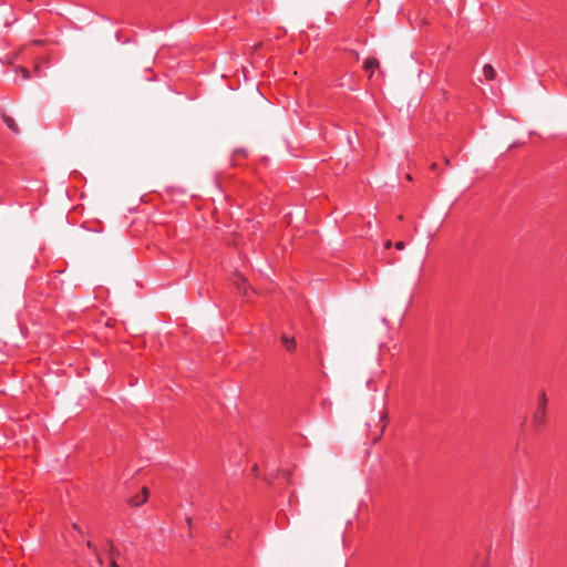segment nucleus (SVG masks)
Wrapping results in <instances>:
<instances>
[{"label":"nucleus","mask_w":567,"mask_h":567,"mask_svg":"<svg viewBox=\"0 0 567 567\" xmlns=\"http://www.w3.org/2000/svg\"><path fill=\"white\" fill-rule=\"evenodd\" d=\"M134 498H135V499H137V501H141L142 495H141V496H140V495H137V496H135Z\"/></svg>","instance_id":"a211bd4d"},{"label":"nucleus","mask_w":567,"mask_h":567,"mask_svg":"<svg viewBox=\"0 0 567 567\" xmlns=\"http://www.w3.org/2000/svg\"><path fill=\"white\" fill-rule=\"evenodd\" d=\"M444 163H445L446 165H450V159H449V157H445V158H444Z\"/></svg>","instance_id":"f3484780"},{"label":"nucleus","mask_w":567,"mask_h":567,"mask_svg":"<svg viewBox=\"0 0 567 567\" xmlns=\"http://www.w3.org/2000/svg\"><path fill=\"white\" fill-rule=\"evenodd\" d=\"M234 285L237 287V289H238L240 292L245 293V289H246V287H245V285H246V279H245L244 277H241V276H239V275H238V276L236 277V279L234 280Z\"/></svg>","instance_id":"423d86ee"},{"label":"nucleus","mask_w":567,"mask_h":567,"mask_svg":"<svg viewBox=\"0 0 567 567\" xmlns=\"http://www.w3.org/2000/svg\"><path fill=\"white\" fill-rule=\"evenodd\" d=\"M406 179L411 181L412 179L411 175H406Z\"/></svg>","instance_id":"412c9836"},{"label":"nucleus","mask_w":567,"mask_h":567,"mask_svg":"<svg viewBox=\"0 0 567 567\" xmlns=\"http://www.w3.org/2000/svg\"><path fill=\"white\" fill-rule=\"evenodd\" d=\"M436 168H437V164H436V163H433V164L431 165V169L435 171Z\"/></svg>","instance_id":"4468645a"},{"label":"nucleus","mask_w":567,"mask_h":567,"mask_svg":"<svg viewBox=\"0 0 567 567\" xmlns=\"http://www.w3.org/2000/svg\"><path fill=\"white\" fill-rule=\"evenodd\" d=\"M97 563L102 564V558L97 555Z\"/></svg>","instance_id":"6ab92c4d"},{"label":"nucleus","mask_w":567,"mask_h":567,"mask_svg":"<svg viewBox=\"0 0 567 567\" xmlns=\"http://www.w3.org/2000/svg\"><path fill=\"white\" fill-rule=\"evenodd\" d=\"M363 68L364 70L367 71H370V72H373L375 69H379L380 68V62L378 59L375 58H368L365 61H364V64H363ZM372 76V73H370V78Z\"/></svg>","instance_id":"f03ea898"},{"label":"nucleus","mask_w":567,"mask_h":567,"mask_svg":"<svg viewBox=\"0 0 567 567\" xmlns=\"http://www.w3.org/2000/svg\"><path fill=\"white\" fill-rule=\"evenodd\" d=\"M39 70H40L39 66L35 65L34 71L39 72Z\"/></svg>","instance_id":"aec40b11"},{"label":"nucleus","mask_w":567,"mask_h":567,"mask_svg":"<svg viewBox=\"0 0 567 567\" xmlns=\"http://www.w3.org/2000/svg\"><path fill=\"white\" fill-rule=\"evenodd\" d=\"M3 121L8 125L9 128L14 131L16 133L20 132L18 125L16 124V121L11 116L3 115Z\"/></svg>","instance_id":"39448f33"},{"label":"nucleus","mask_w":567,"mask_h":567,"mask_svg":"<svg viewBox=\"0 0 567 567\" xmlns=\"http://www.w3.org/2000/svg\"><path fill=\"white\" fill-rule=\"evenodd\" d=\"M483 73L487 80H494L496 76V72L491 64H485L483 68Z\"/></svg>","instance_id":"20e7f679"},{"label":"nucleus","mask_w":567,"mask_h":567,"mask_svg":"<svg viewBox=\"0 0 567 567\" xmlns=\"http://www.w3.org/2000/svg\"><path fill=\"white\" fill-rule=\"evenodd\" d=\"M391 246H392V241L391 240L385 241L384 247L386 249L391 248Z\"/></svg>","instance_id":"9b49d317"},{"label":"nucleus","mask_w":567,"mask_h":567,"mask_svg":"<svg viewBox=\"0 0 567 567\" xmlns=\"http://www.w3.org/2000/svg\"><path fill=\"white\" fill-rule=\"evenodd\" d=\"M73 528H74L75 530L81 532L80 527H79L76 524H73Z\"/></svg>","instance_id":"dca6fc26"},{"label":"nucleus","mask_w":567,"mask_h":567,"mask_svg":"<svg viewBox=\"0 0 567 567\" xmlns=\"http://www.w3.org/2000/svg\"><path fill=\"white\" fill-rule=\"evenodd\" d=\"M546 405H547V395L545 391H540L538 394V408L533 414V423L536 427H539L545 422L546 415Z\"/></svg>","instance_id":"f257e3e1"},{"label":"nucleus","mask_w":567,"mask_h":567,"mask_svg":"<svg viewBox=\"0 0 567 567\" xmlns=\"http://www.w3.org/2000/svg\"><path fill=\"white\" fill-rule=\"evenodd\" d=\"M110 567H120L114 560L111 561Z\"/></svg>","instance_id":"ddd939ff"},{"label":"nucleus","mask_w":567,"mask_h":567,"mask_svg":"<svg viewBox=\"0 0 567 567\" xmlns=\"http://www.w3.org/2000/svg\"><path fill=\"white\" fill-rule=\"evenodd\" d=\"M394 246H395V248H396L398 250H403V249H404V247H405V244H404L403 241H398V243H395V245H394Z\"/></svg>","instance_id":"9d476101"},{"label":"nucleus","mask_w":567,"mask_h":567,"mask_svg":"<svg viewBox=\"0 0 567 567\" xmlns=\"http://www.w3.org/2000/svg\"><path fill=\"white\" fill-rule=\"evenodd\" d=\"M380 421L382 422V426H381L379 435L374 439V442L379 441L381 435H382V433L384 432L385 422H386V415L385 414H381L380 415Z\"/></svg>","instance_id":"6e6552de"},{"label":"nucleus","mask_w":567,"mask_h":567,"mask_svg":"<svg viewBox=\"0 0 567 567\" xmlns=\"http://www.w3.org/2000/svg\"><path fill=\"white\" fill-rule=\"evenodd\" d=\"M281 340L288 350H293L296 348V340L293 338H288L287 336H282Z\"/></svg>","instance_id":"0eeeda50"},{"label":"nucleus","mask_w":567,"mask_h":567,"mask_svg":"<svg viewBox=\"0 0 567 567\" xmlns=\"http://www.w3.org/2000/svg\"><path fill=\"white\" fill-rule=\"evenodd\" d=\"M86 546L90 548V549H94L95 550V547L93 546V544L91 542H87L86 543Z\"/></svg>","instance_id":"f8f14e48"},{"label":"nucleus","mask_w":567,"mask_h":567,"mask_svg":"<svg viewBox=\"0 0 567 567\" xmlns=\"http://www.w3.org/2000/svg\"><path fill=\"white\" fill-rule=\"evenodd\" d=\"M147 497H148V488L147 487H143L142 488V498H141V501H137L135 498H131L130 499V504L132 506H140V505L144 504L147 501Z\"/></svg>","instance_id":"7ed1b4c3"},{"label":"nucleus","mask_w":567,"mask_h":567,"mask_svg":"<svg viewBox=\"0 0 567 567\" xmlns=\"http://www.w3.org/2000/svg\"><path fill=\"white\" fill-rule=\"evenodd\" d=\"M186 523H187V525H188V526H190V525H192V518H190V517H187V518H186Z\"/></svg>","instance_id":"2eb2a0df"},{"label":"nucleus","mask_w":567,"mask_h":567,"mask_svg":"<svg viewBox=\"0 0 567 567\" xmlns=\"http://www.w3.org/2000/svg\"><path fill=\"white\" fill-rule=\"evenodd\" d=\"M20 72H21L22 78H23L24 80L30 79V73H29V71H28L27 69L21 68V69H20Z\"/></svg>","instance_id":"1a4fd4ad"}]
</instances>
